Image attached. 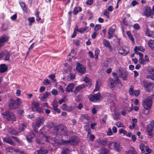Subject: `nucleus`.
Wrapping results in <instances>:
<instances>
[{
	"label": "nucleus",
	"instance_id": "f257e3e1",
	"mask_svg": "<svg viewBox=\"0 0 154 154\" xmlns=\"http://www.w3.org/2000/svg\"><path fill=\"white\" fill-rule=\"evenodd\" d=\"M142 105L144 108L146 110L150 109L152 103V98L151 97H149L142 101Z\"/></svg>",
	"mask_w": 154,
	"mask_h": 154
},
{
	"label": "nucleus",
	"instance_id": "f03ea898",
	"mask_svg": "<svg viewBox=\"0 0 154 154\" xmlns=\"http://www.w3.org/2000/svg\"><path fill=\"white\" fill-rule=\"evenodd\" d=\"M66 128L63 125H59L58 126L54 127V133L57 136H60L62 133H64L66 131Z\"/></svg>",
	"mask_w": 154,
	"mask_h": 154
},
{
	"label": "nucleus",
	"instance_id": "7ed1b4c3",
	"mask_svg": "<svg viewBox=\"0 0 154 154\" xmlns=\"http://www.w3.org/2000/svg\"><path fill=\"white\" fill-rule=\"evenodd\" d=\"M42 139L44 140H45L47 142L51 143L53 145L57 146L60 144V142L58 140L55 138H52L51 137H47L46 136L44 135L42 137Z\"/></svg>",
	"mask_w": 154,
	"mask_h": 154
},
{
	"label": "nucleus",
	"instance_id": "20e7f679",
	"mask_svg": "<svg viewBox=\"0 0 154 154\" xmlns=\"http://www.w3.org/2000/svg\"><path fill=\"white\" fill-rule=\"evenodd\" d=\"M112 74L115 79H113L112 78H110L109 81L110 82V87L112 89H113L118 82L119 78L117 76V73L114 72H112Z\"/></svg>",
	"mask_w": 154,
	"mask_h": 154
},
{
	"label": "nucleus",
	"instance_id": "39448f33",
	"mask_svg": "<svg viewBox=\"0 0 154 154\" xmlns=\"http://www.w3.org/2000/svg\"><path fill=\"white\" fill-rule=\"evenodd\" d=\"M44 121V118L43 117H39L36 119L35 124H33L32 125L33 128L35 133H37L38 132L36 129L39 128Z\"/></svg>",
	"mask_w": 154,
	"mask_h": 154
},
{
	"label": "nucleus",
	"instance_id": "423d86ee",
	"mask_svg": "<svg viewBox=\"0 0 154 154\" xmlns=\"http://www.w3.org/2000/svg\"><path fill=\"white\" fill-rule=\"evenodd\" d=\"M79 141L78 137H72L69 140H63L62 144L63 145L71 144L76 145Z\"/></svg>",
	"mask_w": 154,
	"mask_h": 154
},
{
	"label": "nucleus",
	"instance_id": "0eeeda50",
	"mask_svg": "<svg viewBox=\"0 0 154 154\" xmlns=\"http://www.w3.org/2000/svg\"><path fill=\"white\" fill-rule=\"evenodd\" d=\"M3 117L6 118L8 121H15V117L13 112L6 111L2 114Z\"/></svg>",
	"mask_w": 154,
	"mask_h": 154
},
{
	"label": "nucleus",
	"instance_id": "6e6552de",
	"mask_svg": "<svg viewBox=\"0 0 154 154\" xmlns=\"http://www.w3.org/2000/svg\"><path fill=\"white\" fill-rule=\"evenodd\" d=\"M88 98L90 101L93 102H96L97 101L100 100H101V96L99 93L89 95Z\"/></svg>",
	"mask_w": 154,
	"mask_h": 154
},
{
	"label": "nucleus",
	"instance_id": "1a4fd4ad",
	"mask_svg": "<svg viewBox=\"0 0 154 154\" xmlns=\"http://www.w3.org/2000/svg\"><path fill=\"white\" fill-rule=\"evenodd\" d=\"M118 72L119 74V77L122 78L124 80H126L127 79L128 73L125 70H123L121 67H119L118 68Z\"/></svg>",
	"mask_w": 154,
	"mask_h": 154
},
{
	"label": "nucleus",
	"instance_id": "9d476101",
	"mask_svg": "<svg viewBox=\"0 0 154 154\" xmlns=\"http://www.w3.org/2000/svg\"><path fill=\"white\" fill-rule=\"evenodd\" d=\"M32 109L33 111H37L39 113L42 112V109L39 107V105L37 102L32 103Z\"/></svg>",
	"mask_w": 154,
	"mask_h": 154
},
{
	"label": "nucleus",
	"instance_id": "9b49d317",
	"mask_svg": "<svg viewBox=\"0 0 154 154\" xmlns=\"http://www.w3.org/2000/svg\"><path fill=\"white\" fill-rule=\"evenodd\" d=\"M76 69L80 73L83 74L86 71L85 67L79 63H77Z\"/></svg>",
	"mask_w": 154,
	"mask_h": 154
},
{
	"label": "nucleus",
	"instance_id": "f8f14e48",
	"mask_svg": "<svg viewBox=\"0 0 154 154\" xmlns=\"http://www.w3.org/2000/svg\"><path fill=\"white\" fill-rule=\"evenodd\" d=\"M8 36L5 35H2L0 37V44L2 46L4 45V43L8 39Z\"/></svg>",
	"mask_w": 154,
	"mask_h": 154
},
{
	"label": "nucleus",
	"instance_id": "ddd939ff",
	"mask_svg": "<svg viewBox=\"0 0 154 154\" xmlns=\"http://www.w3.org/2000/svg\"><path fill=\"white\" fill-rule=\"evenodd\" d=\"M147 131L148 135L151 137H152L154 136V134L152 133L153 131V126L152 124H150L148 125L147 128Z\"/></svg>",
	"mask_w": 154,
	"mask_h": 154
},
{
	"label": "nucleus",
	"instance_id": "4468645a",
	"mask_svg": "<svg viewBox=\"0 0 154 154\" xmlns=\"http://www.w3.org/2000/svg\"><path fill=\"white\" fill-rule=\"evenodd\" d=\"M119 53L121 55L125 56L129 52V50H126L122 47L119 48L118 50Z\"/></svg>",
	"mask_w": 154,
	"mask_h": 154
},
{
	"label": "nucleus",
	"instance_id": "2eb2a0df",
	"mask_svg": "<svg viewBox=\"0 0 154 154\" xmlns=\"http://www.w3.org/2000/svg\"><path fill=\"white\" fill-rule=\"evenodd\" d=\"M9 107L11 109H15L17 107V105L16 101L13 99H11L9 104Z\"/></svg>",
	"mask_w": 154,
	"mask_h": 154
},
{
	"label": "nucleus",
	"instance_id": "dca6fc26",
	"mask_svg": "<svg viewBox=\"0 0 154 154\" xmlns=\"http://www.w3.org/2000/svg\"><path fill=\"white\" fill-rule=\"evenodd\" d=\"M61 108L63 110L66 111L70 112L72 110L71 106H68L66 104H63Z\"/></svg>",
	"mask_w": 154,
	"mask_h": 154
},
{
	"label": "nucleus",
	"instance_id": "f3484780",
	"mask_svg": "<svg viewBox=\"0 0 154 154\" xmlns=\"http://www.w3.org/2000/svg\"><path fill=\"white\" fill-rule=\"evenodd\" d=\"M74 86V84L73 83H71L68 85L66 88V92H69L72 91Z\"/></svg>",
	"mask_w": 154,
	"mask_h": 154
},
{
	"label": "nucleus",
	"instance_id": "a211bd4d",
	"mask_svg": "<svg viewBox=\"0 0 154 154\" xmlns=\"http://www.w3.org/2000/svg\"><path fill=\"white\" fill-rule=\"evenodd\" d=\"M113 146L114 149L116 151L118 152H119L120 151L121 146L119 143L116 142H114Z\"/></svg>",
	"mask_w": 154,
	"mask_h": 154
},
{
	"label": "nucleus",
	"instance_id": "6ab92c4d",
	"mask_svg": "<svg viewBox=\"0 0 154 154\" xmlns=\"http://www.w3.org/2000/svg\"><path fill=\"white\" fill-rule=\"evenodd\" d=\"M85 88V86L83 85H81L77 86L74 91V93L76 94L78 92L80 91L81 89Z\"/></svg>",
	"mask_w": 154,
	"mask_h": 154
},
{
	"label": "nucleus",
	"instance_id": "aec40b11",
	"mask_svg": "<svg viewBox=\"0 0 154 154\" xmlns=\"http://www.w3.org/2000/svg\"><path fill=\"white\" fill-rule=\"evenodd\" d=\"M103 43L105 46L109 48L110 51H112V48L111 47V46L110 45L109 42L108 41L105 39H104L103 40Z\"/></svg>",
	"mask_w": 154,
	"mask_h": 154
},
{
	"label": "nucleus",
	"instance_id": "412c9836",
	"mask_svg": "<svg viewBox=\"0 0 154 154\" xmlns=\"http://www.w3.org/2000/svg\"><path fill=\"white\" fill-rule=\"evenodd\" d=\"M3 142L5 143H7L12 145H15V143L13 142L9 138L7 137L3 139Z\"/></svg>",
	"mask_w": 154,
	"mask_h": 154
},
{
	"label": "nucleus",
	"instance_id": "4be33fe9",
	"mask_svg": "<svg viewBox=\"0 0 154 154\" xmlns=\"http://www.w3.org/2000/svg\"><path fill=\"white\" fill-rule=\"evenodd\" d=\"M7 66L5 64H1L0 65V72H4L7 70Z\"/></svg>",
	"mask_w": 154,
	"mask_h": 154
},
{
	"label": "nucleus",
	"instance_id": "5701e85b",
	"mask_svg": "<svg viewBox=\"0 0 154 154\" xmlns=\"http://www.w3.org/2000/svg\"><path fill=\"white\" fill-rule=\"evenodd\" d=\"M141 83L143 85L145 90L146 91H148L149 85V83L145 80L142 81L141 82Z\"/></svg>",
	"mask_w": 154,
	"mask_h": 154
},
{
	"label": "nucleus",
	"instance_id": "b1692460",
	"mask_svg": "<svg viewBox=\"0 0 154 154\" xmlns=\"http://www.w3.org/2000/svg\"><path fill=\"white\" fill-rule=\"evenodd\" d=\"M137 122V119H132V125L129 126V128L131 130L133 129L136 125Z\"/></svg>",
	"mask_w": 154,
	"mask_h": 154
},
{
	"label": "nucleus",
	"instance_id": "393cba45",
	"mask_svg": "<svg viewBox=\"0 0 154 154\" xmlns=\"http://www.w3.org/2000/svg\"><path fill=\"white\" fill-rule=\"evenodd\" d=\"M101 85V82L100 81H97L96 82V85L95 89L94 90V91H99Z\"/></svg>",
	"mask_w": 154,
	"mask_h": 154
},
{
	"label": "nucleus",
	"instance_id": "a878e982",
	"mask_svg": "<svg viewBox=\"0 0 154 154\" xmlns=\"http://www.w3.org/2000/svg\"><path fill=\"white\" fill-rule=\"evenodd\" d=\"M148 44L149 47L152 50H154V40H149L148 42Z\"/></svg>",
	"mask_w": 154,
	"mask_h": 154
},
{
	"label": "nucleus",
	"instance_id": "bb28decb",
	"mask_svg": "<svg viewBox=\"0 0 154 154\" xmlns=\"http://www.w3.org/2000/svg\"><path fill=\"white\" fill-rule=\"evenodd\" d=\"M38 154H47L48 153L47 150L44 148H41L37 151Z\"/></svg>",
	"mask_w": 154,
	"mask_h": 154
},
{
	"label": "nucleus",
	"instance_id": "cd10ccee",
	"mask_svg": "<svg viewBox=\"0 0 154 154\" xmlns=\"http://www.w3.org/2000/svg\"><path fill=\"white\" fill-rule=\"evenodd\" d=\"M50 95V93L48 91L45 92V94H44L43 96L41 98V100L43 101L45 100L47 98L49 95Z\"/></svg>",
	"mask_w": 154,
	"mask_h": 154
},
{
	"label": "nucleus",
	"instance_id": "c85d7f7f",
	"mask_svg": "<svg viewBox=\"0 0 154 154\" xmlns=\"http://www.w3.org/2000/svg\"><path fill=\"white\" fill-rule=\"evenodd\" d=\"M34 134L33 133H32V135H28L26 137V139L29 142H32V139L34 138Z\"/></svg>",
	"mask_w": 154,
	"mask_h": 154
},
{
	"label": "nucleus",
	"instance_id": "c756f323",
	"mask_svg": "<svg viewBox=\"0 0 154 154\" xmlns=\"http://www.w3.org/2000/svg\"><path fill=\"white\" fill-rule=\"evenodd\" d=\"M146 35L149 37H153V32L150 31L147 28H146L145 30Z\"/></svg>",
	"mask_w": 154,
	"mask_h": 154
},
{
	"label": "nucleus",
	"instance_id": "7c9ffc66",
	"mask_svg": "<svg viewBox=\"0 0 154 154\" xmlns=\"http://www.w3.org/2000/svg\"><path fill=\"white\" fill-rule=\"evenodd\" d=\"M26 124H22L20 125L19 128L18 132H21V131H23L25 128L26 127Z\"/></svg>",
	"mask_w": 154,
	"mask_h": 154
},
{
	"label": "nucleus",
	"instance_id": "2f4dec72",
	"mask_svg": "<svg viewBox=\"0 0 154 154\" xmlns=\"http://www.w3.org/2000/svg\"><path fill=\"white\" fill-rule=\"evenodd\" d=\"M20 5H21V8L23 9V11L27 13V8L26 7V4L25 3L23 2H21L20 3Z\"/></svg>",
	"mask_w": 154,
	"mask_h": 154
},
{
	"label": "nucleus",
	"instance_id": "473e14b6",
	"mask_svg": "<svg viewBox=\"0 0 154 154\" xmlns=\"http://www.w3.org/2000/svg\"><path fill=\"white\" fill-rule=\"evenodd\" d=\"M82 10L81 8L80 7H75L73 10V13L74 14H77L79 12L81 11Z\"/></svg>",
	"mask_w": 154,
	"mask_h": 154
},
{
	"label": "nucleus",
	"instance_id": "72a5a7b5",
	"mask_svg": "<svg viewBox=\"0 0 154 154\" xmlns=\"http://www.w3.org/2000/svg\"><path fill=\"white\" fill-rule=\"evenodd\" d=\"M77 31L81 33H83L85 32H88V29L87 27L82 28L79 29H77Z\"/></svg>",
	"mask_w": 154,
	"mask_h": 154
},
{
	"label": "nucleus",
	"instance_id": "f704fd0d",
	"mask_svg": "<svg viewBox=\"0 0 154 154\" xmlns=\"http://www.w3.org/2000/svg\"><path fill=\"white\" fill-rule=\"evenodd\" d=\"M6 150L7 152L12 153L14 152H15V149H14L12 147L9 146L6 148Z\"/></svg>",
	"mask_w": 154,
	"mask_h": 154
},
{
	"label": "nucleus",
	"instance_id": "c9c22d12",
	"mask_svg": "<svg viewBox=\"0 0 154 154\" xmlns=\"http://www.w3.org/2000/svg\"><path fill=\"white\" fill-rule=\"evenodd\" d=\"M148 72L151 75H153L154 74V68L151 66L149 67L147 69Z\"/></svg>",
	"mask_w": 154,
	"mask_h": 154
},
{
	"label": "nucleus",
	"instance_id": "e433bc0d",
	"mask_svg": "<svg viewBox=\"0 0 154 154\" xmlns=\"http://www.w3.org/2000/svg\"><path fill=\"white\" fill-rule=\"evenodd\" d=\"M11 56V54L8 51L6 52L5 54V60L8 61L9 60V57Z\"/></svg>",
	"mask_w": 154,
	"mask_h": 154
},
{
	"label": "nucleus",
	"instance_id": "4c0bfd02",
	"mask_svg": "<svg viewBox=\"0 0 154 154\" xmlns=\"http://www.w3.org/2000/svg\"><path fill=\"white\" fill-rule=\"evenodd\" d=\"M145 14L147 17H152V15L153 14L152 12L151 11H146Z\"/></svg>",
	"mask_w": 154,
	"mask_h": 154
},
{
	"label": "nucleus",
	"instance_id": "58836bf2",
	"mask_svg": "<svg viewBox=\"0 0 154 154\" xmlns=\"http://www.w3.org/2000/svg\"><path fill=\"white\" fill-rule=\"evenodd\" d=\"M108 152V150L104 147L102 148L101 149L100 154H107Z\"/></svg>",
	"mask_w": 154,
	"mask_h": 154
},
{
	"label": "nucleus",
	"instance_id": "ea45409f",
	"mask_svg": "<svg viewBox=\"0 0 154 154\" xmlns=\"http://www.w3.org/2000/svg\"><path fill=\"white\" fill-rule=\"evenodd\" d=\"M52 106H53V109H55L58 107V103L57 100L55 99L52 103Z\"/></svg>",
	"mask_w": 154,
	"mask_h": 154
},
{
	"label": "nucleus",
	"instance_id": "a19ab883",
	"mask_svg": "<svg viewBox=\"0 0 154 154\" xmlns=\"http://www.w3.org/2000/svg\"><path fill=\"white\" fill-rule=\"evenodd\" d=\"M48 77L51 80H52L53 82H56V80L55 79V75L53 74H51L49 75H48Z\"/></svg>",
	"mask_w": 154,
	"mask_h": 154
},
{
	"label": "nucleus",
	"instance_id": "79ce46f5",
	"mask_svg": "<svg viewBox=\"0 0 154 154\" xmlns=\"http://www.w3.org/2000/svg\"><path fill=\"white\" fill-rule=\"evenodd\" d=\"M8 132L11 135H16L18 134L17 132L15 130L13 129H11L9 130Z\"/></svg>",
	"mask_w": 154,
	"mask_h": 154
},
{
	"label": "nucleus",
	"instance_id": "37998d69",
	"mask_svg": "<svg viewBox=\"0 0 154 154\" xmlns=\"http://www.w3.org/2000/svg\"><path fill=\"white\" fill-rule=\"evenodd\" d=\"M136 48H137V47L135 46V48L134 49V50L136 54L137 55H139L140 57H143V54L142 53L139 52V51H138L137 50H136Z\"/></svg>",
	"mask_w": 154,
	"mask_h": 154
},
{
	"label": "nucleus",
	"instance_id": "c03bdc74",
	"mask_svg": "<svg viewBox=\"0 0 154 154\" xmlns=\"http://www.w3.org/2000/svg\"><path fill=\"white\" fill-rule=\"evenodd\" d=\"M98 110V107L97 106L93 107L91 110L92 113L93 114H96L97 111Z\"/></svg>",
	"mask_w": 154,
	"mask_h": 154
},
{
	"label": "nucleus",
	"instance_id": "a18cd8bd",
	"mask_svg": "<svg viewBox=\"0 0 154 154\" xmlns=\"http://www.w3.org/2000/svg\"><path fill=\"white\" fill-rule=\"evenodd\" d=\"M97 142L100 144L102 145H105L107 144V141L106 140H99Z\"/></svg>",
	"mask_w": 154,
	"mask_h": 154
},
{
	"label": "nucleus",
	"instance_id": "49530a36",
	"mask_svg": "<svg viewBox=\"0 0 154 154\" xmlns=\"http://www.w3.org/2000/svg\"><path fill=\"white\" fill-rule=\"evenodd\" d=\"M139 61V63L141 64L145 65L146 64V62L144 60L143 57H140Z\"/></svg>",
	"mask_w": 154,
	"mask_h": 154
},
{
	"label": "nucleus",
	"instance_id": "de8ad7c7",
	"mask_svg": "<svg viewBox=\"0 0 154 154\" xmlns=\"http://www.w3.org/2000/svg\"><path fill=\"white\" fill-rule=\"evenodd\" d=\"M28 20L29 21V25H31L32 23L35 21L34 18L33 17L29 18H28Z\"/></svg>",
	"mask_w": 154,
	"mask_h": 154
},
{
	"label": "nucleus",
	"instance_id": "09e8293b",
	"mask_svg": "<svg viewBox=\"0 0 154 154\" xmlns=\"http://www.w3.org/2000/svg\"><path fill=\"white\" fill-rule=\"evenodd\" d=\"M69 152L68 149L64 148L61 152L62 154H68Z\"/></svg>",
	"mask_w": 154,
	"mask_h": 154
},
{
	"label": "nucleus",
	"instance_id": "8fccbe9b",
	"mask_svg": "<svg viewBox=\"0 0 154 154\" xmlns=\"http://www.w3.org/2000/svg\"><path fill=\"white\" fill-rule=\"evenodd\" d=\"M83 81L85 82L86 83L91 84V82L90 79L88 77H86L84 78Z\"/></svg>",
	"mask_w": 154,
	"mask_h": 154
},
{
	"label": "nucleus",
	"instance_id": "3c124183",
	"mask_svg": "<svg viewBox=\"0 0 154 154\" xmlns=\"http://www.w3.org/2000/svg\"><path fill=\"white\" fill-rule=\"evenodd\" d=\"M44 85H47L50 84V81L48 79H45L43 82Z\"/></svg>",
	"mask_w": 154,
	"mask_h": 154
},
{
	"label": "nucleus",
	"instance_id": "603ef678",
	"mask_svg": "<svg viewBox=\"0 0 154 154\" xmlns=\"http://www.w3.org/2000/svg\"><path fill=\"white\" fill-rule=\"evenodd\" d=\"M146 78L149 79H151L153 81H154V74L153 75H148L146 76Z\"/></svg>",
	"mask_w": 154,
	"mask_h": 154
},
{
	"label": "nucleus",
	"instance_id": "864d4df0",
	"mask_svg": "<svg viewBox=\"0 0 154 154\" xmlns=\"http://www.w3.org/2000/svg\"><path fill=\"white\" fill-rule=\"evenodd\" d=\"M136 50L138 51H140L143 52H144L145 50L144 48L140 46L138 47H137V48H136Z\"/></svg>",
	"mask_w": 154,
	"mask_h": 154
},
{
	"label": "nucleus",
	"instance_id": "5fc2aeb1",
	"mask_svg": "<svg viewBox=\"0 0 154 154\" xmlns=\"http://www.w3.org/2000/svg\"><path fill=\"white\" fill-rule=\"evenodd\" d=\"M15 152L19 153L20 154H25V153L23 151L18 149H15Z\"/></svg>",
	"mask_w": 154,
	"mask_h": 154
},
{
	"label": "nucleus",
	"instance_id": "6e6d98bb",
	"mask_svg": "<svg viewBox=\"0 0 154 154\" xmlns=\"http://www.w3.org/2000/svg\"><path fill=\"white\" fill-rule=\"evenodd\" d=\"M101 28V26L99 24L96 25L94 27V30L95 31H97L99 29Z\"/></svg>",
	"mask_w": 154,
	"mask_h": 154
},
{
	"label": "nucleus",
	"instance_id": "4d7b16f0",
	"mask_svg": "<svg viewBox=\"0 0 154 154\" xmlns=\"http://www.w3.org/2000/svg\"><path fill=\"white\" fill-rule=\"evenodd\" d=\"M75 77V74L72 73H69V78L70 79L72 80L73 79H74Z\"/></svg>",
	"mask_w": 154,
	"mask_h": 154
},
{
	"label": "nucleus",
	"instance_id": "13d9d810",
	"mask_svg": "<svg viewBox=\"0 0 154 154\" xmlns=\"http://www.w3.org/2000/svg\"><path fill=\"white\" fill-rule=\"evenodd\" d=\"M88 115L86 114H83L80 117V118L83 119H88Z\"/></svg>",
	"mask_w": 154,
	"mask_h": 154
},
{
	"label": "nucleus",
	"instance_id": "bf43d9fd",
	"mask_svg": "<svg viewBox=\"0 0 154 154\" xmlns=\"http://www.w3.org/2000/svg\"><path fill=\"white\" fill-rule=\"evenodd\" d=\"M103 15L106 16L107 18H109V12L107 11H105L103 12Z\"/></svg>",
	"mask_w": 154,
	"mask_h": 154
},
{
	"label": "nucleus",
	"instance_id": "052dcab7",
	"mask_svg": "<svg viewBox=\"0 0 154 154\" xmlns=\"http://www.w3.org/2000/svg\"><path fill=\"white\" fill-rule=\"evenodd\" d=\"M145 150L148 153H150L151 152V149L149 148L148 146H146L145 147Z\"/></svg>",
	"mask_w": 154,
	"mask_h": 154
},
{
	"label": "nucleus",
	"instance_id": "680f3d73",
	"mask_svg": "<svg viewBox=\"0 0 154 154\" xmlns=\"http://www.w3.org/2000/svg\"><path fill=\"white\" fill-rule=\"evenodd\" d=\"M93 0H88L86 2V3L88 5H91L93 4Z\"/></svg>",
	"mask_w": 154,
	"mask_h": 154
},
{
	"label": "nucleus",
	"instance_id": "e2e57ef3",
	"mask_svg": "<svg viewBox=\"0 0 154 154\" xmlns=\"http://www.w3.org/2000/svg\"><path fill=\"white\" fill-rule=\"evenodd\" d=\"M134 28L136 30H139L140 29L139 25L137 23L135 24L133 26Z\"/></svg>",
	"mask_w": 154,
	"mask_h": 154
},
{
	"label": "nucleus",
	"instance_id": "0e129e2a",
	"mask_svg": "<svg viewBox=\"0 0 154 154\" xmlns=\"http://www.w3.org/2000/svg\"><path fill=\"white\" fill-rule=\"evenodd\" d=\"M107 135L109 136H110L112 135V131L111 129L110 128H109L108 131L107 133Z\"/></svg>",
	"mask_w": 154,
	"mask_h": 154
},
{
	"label": "nucleus",
	"instance_id": "69168bd1",
	"mask_svg": "<svg viewBox=\"0 0 154 154\" xmlns=\"http://www.w3.org/2000/svg\"><path fill=\"white\" fill-rule=\"evenodd\" d=\"M51 92L52 94L54 95H56L57 94V91L55 89H54L52 90Z\"/></svg>",
	"mask_w": 154,
	"mask_h": 154
},
{
	"label": "nucleus",
	"instance_id": "338daca9",
	"mask_svg": "<svg viewBox=\"0 0 154 154\" xmlns=\"http://www.w3.org/2000/svg\"><path fill=\"white\" fill-rule=\"evenodd\" d=\"M134 91V89L131 88H130L129 90V93L131 95H133Z\"/></svg>",
	"mask_w": 154,
	"mask_h": 154
},
{
	"label": "nucleus",
	"instance_id": "774afa93",
	"mask_svg": "<svg viewBox=\"0 0 154 154\" xmlns=\"http://www.w3.org/2000/svg\"><path fill=\"white\" fill-rule=\"evenodd\" d=\"M140 94V92L138 90H135L133 95H134L135 96H138Z\"/></svg>",
	"mask_w": 154,
	"mask_h": 154
}]
</instances>
